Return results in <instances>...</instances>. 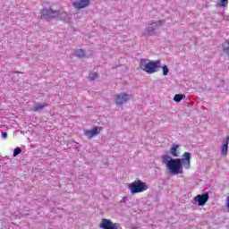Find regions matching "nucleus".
I'll return each instance as SVG.
<instances>
[{"instance_id": "obj_1", "label": "nucleus", "mask_w": 229, "mask_h": 229, "mask_svg": "<svg viewBox=\"0 0 229 229\" xmlns=\"http://www.w3.org/2000/svg\"><path fill=\"white\" fill-rule=\"evenodd\" d=\"M182 158L172 159L169 156H163V163L165 164L167 169L172 174H182L184 169H191V152H184Z\"/></svg>"}, {"instance_id": "obj_2", "label": "nucleus", "mask_w": 229, "mask_h": 229, "mask_svg": "<svg viewBox=\"0 0 229 229\" xmlns=\"http://www.w3.org/2000/svg\"><path fill=\"white\" fill-rule=\"evenodd\" d=\"M139 67L148 74H155V72H158V69H160V60L151 61L140 59Z\"/></svg>"}, {"instance_id": "obj_3", "label": "nucleus", "mask_w": 229, "mask_h": 229, "mask_svg": "<svg viewBox=\"0 0 229 229\" xmlns=\"http://www.w3.org/2000/svg\"><path fill=\"white\" fill-rule=\"evenodd\" d=\"M128 189L131 194H139L148 191V184L140 180L134 181L128 184Z\"/></svg>"}, {"instance_id": "obj_4", "label": "nucleus", "mask_w": 229, "mask_h": 229, "mask_svg": "<svg viewBox=\"0 0 229 229\" xmlns=\"http://www.w3.org/2000/svg\"><path fill=\"white\" fill-rule=\"evenodd\" d=\"M41 19L44 21H51V19H56V17H60V11H55L53 9L44 8L40 12Z\"/></svg>"}, {"instance_id": "obj_5", "label": "nucleus", "mask_w": 229, "mask_h": 229, "mask_svg": "<svg viewBox=\"0 0 229 229\" xmlns=\"http://www.w3.org/2000/svg\"><path fill=\"white\" fill-rule=\"evenodd\" d=\"M102 229H122L119 224L112 222L110 219L103 218L99 224Z\"/></svg>"}, {"instance_id": "obj_6", "label": "nucleus", "mask_w": 229, "mask_h": 229, "mask_svg": "<svg viewBox=\"0 0 229 229\" xmlns=\"http://www.w3.org/2000/svg\"><path fill=\"white\" fill-rule=\"evenodd\" d=\"M130 99H131V95H128L126 93L115 95V103L117 106H122V105H124V103H127Z\"/></svg>"}, {"instance_id": "obj_7", "label": "nucleus", "mask_w": 229, "mask_h": 229, "mask_svg": "<svg viewBox=\"0 0 229 229\" xmlns=\"http://www.w3.org/2000/svg\"><path fill=\"white\" fill-rule=\"evenodd\" d=\"M208 192H205L201 195L195 196L193 199L196 203H199V207H203L208 201Z\"/></svg>"}, {"instance_id": "obj_8", "label": "nucleus", "mask_w": 229, "mask_h": 229, "mask_svg": "<svg viewBox=\"0 0 229 229\" xmlns=\"http://www.w3.org/2000/svg\"><path fill=\"white\" fill-rule=\"evenodd\" d=\"M90 4V0H79L72 3V6L75 10H81L87 8Z\"/></svg>"}, {"instance_id": "obj_9", "label": "nucleus", "mask_w": 229, "mask_h": 229, "mask_svg": "<svg viewBox=\"0 0 229 229\" xmlns=\"http://www.w3.org/2000/svg\"><path fill=\"white\" fill-rule=\"evenodd\" d=\"M228 143L229 136H227L226 139L222 143L221 154L224 155V157H226V155H228Z\"/></svg>"}, {"instance_id": "obj_10", "label": "nucleus", "mask_w": 229, "mask_h": 229, "mask_svg": "<svg viewBox=\"0 0 229 229\" xmlns=\"http://www.w3.org/2000/svg\"><path fill=\"white\" fill-rule=\"evenodd\" d=\"M98 127H94L92 130L86 131L85 136L88 137V139H92V137H95V135H98L99 133Z\"/></svg>"}, {"instance_id": "obj_11", "label": "nucleus", "mask_w": 229, "mask_h": 229, "mask_svg": "<svg viewBox=\"0 0 229 229\" xmlns=\"http://www.w3.org/2000/svg\"><path fill=\"white\" fill-rule=\"evenodd\" d=\"M46 106H47V104H35L33 106V111L34 112H38L40 110H44V108H46Z\"/></svg>"}, {"instance_id": "obj_12", "label": "nucleus", "mask_w": 229, "mask_h": 229, "mask_svg": "<svg viewBox=\"0 0 229 229\" xmlns=\"http://www.w3.org/2000/svg\"><path fill=\"white\" fill-rule=\"evenodd\" d=\"M74 56H77V58H85V50L83 49H78L73 52Z\"/></svg>"}, {"instance_id": "obj_13", "label": "nucleus", "mask_w": 229, "mask_h": 229, "mask_svg": "<svg viewBox=\"0 0 229 229\" xmlns=\"http://www.w3.org/2000/svg\"><path fill=\"white\" fill-rule=\"evenodd\" d=\"M178 148H180V146L175 144L172 146L170 148V154L172 157H178Z\"/></svg>"}, {"instance_id": "obj_14", "label": "nucleus", "mask_w": 229, "mask_h": 229, "mask_svg": "<svg viewBox=\"0 0 229 229\" xmlns=\"http://www.w3.org/2000/svg\"><path fill=\"white\" fill-rule=\"evenodd\" d=\"M183 99V95L182 94H176L174 98V101H175V103H180V101H182Z\"/></svg>"}, {"instance_id": "obj_15", "label": "nucleus", "mask_w": 229, "mask_h": 229, "mask_svg": "<svg viewBox=\"0 0 229 229\" xmlns=\"http://www.w3.org/2000/svg\"><path fill=\"white\" fill-rule=\"evenodd\" d=\"M99 75L98 74V72H93V73H90L89 75V80L90 81H94V80H96Z\"/></svg>"}, {"instance_id": "obj_16", "label": "nucleus", "mask_w": 229, "mask_h": 229, "mask_svg": "<svg viewBox=\"0 0 229 229\" xmlns=\"http://www.w3.org/2000/svg\"><path fill=\"white\" fill-rule=\"evenodd\" d=\"M164 21H156V22H152L150 24V26H154L155 28H157V26H164Z\"/></svg>"}, {"instance_id": "obj_17", "label": "nucleus", "mask_w": 229, "mask_h": 229, "mask_svg": "<svg viewBox=\"0 0 229 229\" xmlns=\"http://www.w3.org/2000/svg\"><path fill=\"white\" fill-rule=\"evenodd\" d=\"M22 153V149L21 148H15L13 150V157H17V155H21Z\"/></svg>"}, {"instance_id": "obj_18", "label": "nucleus", "mask_w": 229, "mask_h": 229, "mask_svg": "<svg viewBox=\"0 0 229 229\" xmlns=\"http://www.w3.org/2000/svg\"><path fill=\"white\" fill-rule=\"evenodd\" d=\"M163 74L164 76H167V74H169V68H167V65L163 66Z\"/></svg>"}, {"instance_id": "obj_19", "label": "nucleus", "mask_w": 229, "mask_h": 229, "mask_svg": "<svg viewBox=\"0 0 229 229\" xmlns=\"http://www.w3.org/2000/svg\"><path fill=\"white\" fill-rule=\"evenodd\" d=\"M218 6H228V0H220Z\"/></svg>"}, {"instance_id": "obj_20", "label": "nucleus", "mask_w": 229, "mask_h": 229, "mask_svg": "<svg viewBox=\"0 0 229 229\" xmlns=\"http://www.w3.org/2000/svg\"><path fill=\"white\" fill-rule=\"evenodd\" d=\"M223 51L224 53H225V55H227V56H229V41H228V46L223 47Z\"/></svg>"}, {"instance_id": "obj_21", "label": "nucleus", "mask_w": 229, "mask_h": 229, "mask_svg": "<svg viewBox=\"0 0 229 229\" xmlns=\"http://www.w3.org/2000/svg\"><path fill=\"white\" fill-rule=\"evenodd\" d=\"M8 133L7 132H3L2 133V139H7Z\"/></svg>"}]
</instances>
